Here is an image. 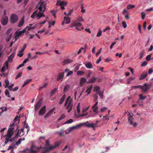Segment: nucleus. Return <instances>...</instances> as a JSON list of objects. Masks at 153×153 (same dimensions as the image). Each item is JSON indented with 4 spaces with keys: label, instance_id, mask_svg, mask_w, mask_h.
I'll use <instances>...</instances> for the list:
<instances>
[{
    "label": "nucleus",
    "instance_id": "nucleus-1",
    "mask_svg": "<svg viewBox=\"0 0 153 153\" xmlns=\"http://www.w3.org/2000/svg\"><path fill=\"white\" fill-rule=\"evenodd\" d=\"M71 97L69 96L67 98L65 102V106H67L66 109L68 110V112L69 113L72 110L73 106L72 99L70 100Z\"/></svg>",
    "mask_w": 153,
    "mask_h": 153
},
{
    "label": "nucleus",
    "instance_id": "nucleus-2",
    "mask_svg": "<svg viewBox=\"0 0 153 153\" xmlns=\"http://www.w3.org/2000/svg\"><path fill=\"white\" fill-rule=\"evenodd\" d=\"M42 147L40 146L37 147L34 145H32L30 149H26L25 151V153H35L37 152L39 149H41Z\"/></svg>",
    "mask_w": 153,
    "mask_h": 153
},
{
    "label": "nucleus",
    "instance_id": "nucleus-3",
    "mask_svg": "<svg viewBox=\"0 0 153 153\" xmlns=\"http://www.w3.org/2000/svg\"><path fill=\"white\" fill-rule=\"evenodd\" d=\"M100 88L99 86H96L94 87V90L96 91L97 94L100 96V99H102L103 98L104 91L100 90Z\"/></svg>",
    "mask_w": 153,
    "mask_h": 153
},
{
    "label": "nucleus",
    "instance_id": "nucleus-4",
    "mask_svg": "<svg viewBox=\"0 0 153 153\" xmlns=\"http://www.w3.org/2000/svg\"><path fill=\"white\" fill-rule=\"evenodd\" d=\"M60 144L61 143L60 142H56L53 146H51L49 147H47L45 148L46 149V152H49L50 150L55 149L56 148L59 146Z\"/></svg>",
    "mask_w": 153,
    "mask_h": 153
},
{
    "label": "nucleus",
    "instance_id": "nucleus-5",
    "mask_svg": "<svg viewBox=\"0 0 153 153\" xmlns=\"http://www.w3.org/2000/svg\"><path fill=\"white\" fill-rule=\"evenodd\" d=\"M128 114L130 117H129L128 119V122L129 123L130 125H132L133 127H136L137 126V123L136 122L133 123L132 121V120L133 119V118L132 117V116H133V114L132 115H131L129 112H128Z\"/></svg>",
    "mask_w": 153,
    "mask_h": 153
},
{
    "label": "nucleus",
    "instance_id": "nucleus-6",
    "mask_svg": "<svg viewBox=\"0 0 153 153\" xmlns=\"http://www.w3.org/2000/svg\"><path fill=\"white\" fill-rule=\"evenodd\" d=\"M18 19V17L17 15L14 14H12L10 18L11 22L14 23L17 21Z\"/></svg>",
    "mask_w": 153,
    "mask_h": 153
},
{
    "label": "nucleus",
    "instance_id": "nucleus-7",
    "mask_svg": "<svg viewBox=\"0 0 153 153\" xmlns=\"http://www.w3.org/2000/svg\"><path fill=\"white\" fill-rule=\"evenodd\" d=\"M67 4V2L64 1H60L59 0H57L56 4V5H60L61 8L63 10H64L65 8L64 6L66 5Z\"/></svg>",
    "mask_w": 153,
    "mask_h": 153
},
{
    "label": "nucleus",
    "instance_id": "nucleus-8",
    "mask_svg": "<svg viewBox=\"0 0 153 153\" xmlns=\"http://www.w3.org/2000/svg\"><path fill=\"white\" fill-rule=\"evenodd\" d=\"M45 7L46 5L43 2H41L38 8L39 10V12L41 13L42 12V13L44 12L45 11Z\"/></svg>",
    "mask_w": 153,
    "mask_h": 153
},
{
    "label": "nucleus",
    "instance_id": "nucleus-9",
    "mask_svg": "<svg viewBox=\"0 0 153 153\" xmlns=\"http://www.w3.org/2000/svg\"><path fill=\"white\" fill-rule=\"evenodd\" d=\"M42 104V100L40 99L34 106V110L36 111L40 107Z\"/></svg>",
    "mask_w": 153,
    "mask_h": 153
},
{
    "label": "nucleus",
    "instance_id": "nucleus-10",
    "mask_svg": "<svg viewBox=\"0 0 153 153\" xmlns=\"http://www.w3.org/2000/svg\"><path fill=\"white\" fill-rule=\"evenodd\" d=\"M80 127V125H76L75 126H73L72 127H69L68 129V131L66 132V134H68L71 131H73V130L76 129L77 128H78Z\"/></svg>",
    "mask_w": 153,
    "mask_h": 153
},
{
    "label": "nucleus",
    "instance_id": "nucleus-11",
    "mask_svg": "<svg viewBox=\"0 0 153 153\" xmlns=\"http://www.w3.org/2000/svg\"><path fill=\"white\" fill-rule=\"evenodd\" d=\"M1 23L3 25H5L7 24L8 22V17L5 16L3 17L1 20Z\"/></svg>",
    "mask_w": 153,
    "mask_h": 153
},
{
    "label": "nucleus",
    "instance_id": "nucleus-12",
    "mask_svg": "<svg viewBox=\"0 0 153 153\" xmlns=\"http://www.w3.org/2000/svg\"><path fill=\"white\" fill-rule=\"evenodd\" d=\"M150 87L148 86V85L145 83L143 84V86H142L141 89H142L144 93L146 92L149 89Z\"/></svg>",
    "mask_w": 153,
    "mask_h": 153
},
{
    "label": "nucleus",
    "instance_id": "nucleus-13",
    "mask_svg": "<svg viewBox=\"0 0 153 153\" xmlns=\"http://www.w3.org/2000/svg\"><path fill=\"white\" fill-rule=\"evenodd\" d=\"M73 62V60L70 59H65L62 62L63 65H65L71 63Z\"/></svg>",
    "mask_w": 153,
    "mask_h": 153
},
{
    "label": "nucleus",
    "instance_id": "nucleus-14",
    "mask_svg": "<svg viewBox=\"0 0 153 153\" xmlns=\"http://www.w3.org/2000/svg\"><path fill=\"white\" fill-rule=\"evenodd\" d=\"M46 110V106H44L41 109L39 112V114L40 115H43L45 112Z\"/></svg>",
    "mask_w": 153,
    "mask_h": 153
},
{
    "label": "nucleus",
    "instance_id": "nucleus-15",
    "mask_svg": "<svg viewBox=\"0 0 153 153\" xmlns=\"http://www.w3.org/2000/svg\"><path fill=\"white\" fill-rule=\"evenodd\" d=\"M98 104V102H97L92 107V108L93 109V111L96 113H97V110L98 109V107L97 106V105Z\"/></svg>",
    "mask_w": 153,
    "mask_h": 153
},
{
    "label": "nucleus",
    "instance_id": "nucleus-16",
    "mask_svg": "<svg viewBox=\"0 0 153 153\" xmlns=\"http://www.w3.org/2000/svg\"><path fill=\"white\" fill-rule=\"evenodd\" d=\"M82 25V24L80 23L74 21L72 23L71 27H80Z\"/></svg>",
    "mask_w": 153,
    "mask_h": 153
},
{
    "label": "nucleus",
    "instance_id": "nucleus-17",
    "mask_svg": "<svg viewBox=\"0 0 153 153\" xmlns=\"http://www.w3.org/2000/svg\"><path fill=\"white\" fill-rule=\"evenodd\" d=\"M147 75L148 74L147 72L143 73L141 75L140 78V80H141L144 79L147 76Z\"/></svg>",
    "mask_w": 153,
    "mask_h": 153
},
{
    "label": "nucleus",
    "instance_id": "nucleus-18",
    "mask_svg": "<svg viewBox=\"0 0 153 153\" xmlns=\"http://www.w3.org/2000/svg\"><path fill=\"white\" fill-rule=\"evenodd\" d=\"M26 31V28H25L22 31H19L18 32H17L16 33H17V36H19L22 34L25 33Z\"/></svg>",
    "mask_w": 153,
    "mask_h": 153
},
{
    "label": "nucleus",
    "instance_id": "nucleus-19",
    "mask_svg": "<svg viewBox=\"0 0 153 153\" xmlns=\"http://www.w3.org/2000/svg\"><path fill=\"white\" fill-rule=\"evenodd\" d=\"M25 22L24 17H23L21 19L20 22H19L18 26L19 27H21L24 24Z\"/></svg>",
    "mask_w": 153,
    "mask_h": 153
},
{
    "label": "nucleus",
    "instance_id": "nucleus-20",
    "mask_svg": "<svg viewBox=\"0 0 153 153\" xmlns=\"http://www.w3.org/2000/svg\"><path fill=\"white\" fill-rule=\"evenodd\" d=\"M64 74V72L59 73L57 80L59 81L63 77Z\"/></svg>",
    "mask_w": 153,
    "mask_h": 153
},
{
    "label": "nucleus",
    "instance_id": "nucleus-21",
    "mask_svg": "<svg viewBox=\"0 0 153 153\" xmlns=\"http://www.w3.org/2000/svg\"><path fill=\"white\" fill-rule=\"evenodd\" d=\"M85 66L87 68L89 69L93 67L92 64L90 62H88L87 63L85 64Z\"/></svg>",
    "mask_w": 153,
    "mask_h": 153
},
{
    "label": "nucleus",
    "instance_id": "nucleus-22",
    "mask_svg": "<svg viewBox=\"0 0 153 153\" xmlns=\"http://www.w3.org/2000/svg\"><path fill=\"white\" fill-rule=\"evenodd\" d=\"M14 55L13 54H11L8 58L7 61L9 62H12L14 56Z\"/></svg>",
    "mask_w": 153,
    "mask_h": 153
},
{
    "label": "nucleus",
    "instance_id": "nucleus-23",
    "mask_svg": "<svg viewBox=\"0 0 153 153\" xmlns=\"http://www.w3.org/2000/svg\"><path fill=\"white\" fill-rule=\"evenodd\" d=\"M93 88V86L92 85H91L87 89L85 92H88V95L91 92L92 89Z\"/></svg>",
    "mask_w": 153,
    "mask_h": 153
},
{
    "label": "nucleus",
    "instance_id": "nucleus-24",
    "mask_svg": "<svg viewBox=\"0 0 153 153\" xmlns=\"http://www.w3.org/2000/svg\"><path fill=\"white\" fill-rule=\"evenodd\" d=\"M86 82V79L84 78H82L80 79V84L81 86L85 82Z\"/></svg>",
    "mask_w": 153,
    "mask_h": 153
},
{
    "label": "nucleus",
    "instance_id": "nucleus-25",
    "mask_svg": "<svg viewBox=\"0 0 153 153\" xmlns=\"http://www.w3.org/2000/svg\"><path fill=\"white\" fill-rule=\"evenodd\" d=\"M70 19L66 16H65L64 18V20L65 21V23L66 24H69L70 22Z\"/></svg>",
    "mask_w": 153,
    "mask_h": 153
},
{
    "label": "nucleus",
    "instance_id": "nucleus-26",
    "mask_svg": "<svg viewBox=\"0 0 153 153\" xmlns=\"http://www.w3.org/2000/svg\"><path fill=\"white\" fill-rule=\"evenodd\" d=\"M140 98L138 100V102H139L140 100H144L146 98V96H143L142 94H141L139 95Z\"/></svg>",
    "mask_w": 153,
    "mask_h": 153
},
{
    "label": "nucleus",
    "instance_id": "nucleus-27",
    "mask_svg": "<svg viewBox=\"0 0 153 153\" xmlns=\"http://www.w3.org/2000/svg\"><path fill=\"white\" fill-rule=\"evenodd\" d=\"M45 16L43 14V13L39 12L36 15V17H38L37 19H39L40 18Z\"/></svg>",
    "mask_w": 153,
    "mask_h": 153
},
{
    "label": "nucleus",
    "instance_id": "nucleus-28",
    "mask_svg": "<svg viewBox=\"0 0 153 153\" xmlns=\"http://www.w3.org/2000/svg\"><path fill=\"white\" fill-rule=\"evenodd\" d=\"M19 131H18L16 136L14 137H13V138H12V139H10L9 140V141H10L11 142H13L15 140V139L16 138H17L19 137Z\"/></svg>",
    "mask_w": 153,
    "mask_h": 153
},
{
    "label": "nucleus",
    "instance_id": "nucleus-29",
    "mask_svg": "<svg viewBox=\"0 0 153 153\" xmlns=\"http://www.w3.org/2000/svg\"><path fill=\"white\" fill-rule=\"evenodd\" d=\"M135 7V6L134 5L129 4L127 5L126 8L128 10L133 9Z\"/></svg>",
    "mask_w": 153,
    "mask_h": 153
},
{
    "label": "nucleus",
    "instance_id": "nucleus-30",
    "mask_svg": "<svg viewBox=\"0 0 153 153\" xmlns=\"http://www.w3.org/2000/svg\"><path fill=\"white\" fill-rule=\"evenodd\" d=\"M25 140V138H19V140L16 143V144L17 146H18L21 143L22 141L24 140Z\"/></svg>",
    "mask_w": 153,
    "mask_h": 153
},
{
    "label": "nucleus",
    "instance_id": "nucleus-31",
    "mask_svg": "<svg viewBox=\"0 0 153 153\" xmlns=\"http://www.w3.org/2000/svg\"><path fill=\"white\" fill-rule=\"evenodd\" d=\"M96 79V78L94 77H93L88 82V83H94L95 82Z\"/></svg>",
    "mask_w": 153,
    "mask_h": 153
},
{
    "label": "nucleus",
    "instance_id": "nucleus-32",
    "mask_svg": "<svg viewBox=\"0 0 153 153\" xmlns=\"http://www.w3.org/2000/svg\"><path fill=\"white\" fill-rule=\"evenodd\" d=\"M32 81V80L31 79H29L27 80L24 82V84L22 85V87H24V86L26 85L27 84L31 82Z\"/></svg>",
    "mask_w": 153,
    "mask_h": 153
},
{
    "label": "nucleus",
    "instance_id": "nucleus-33",
    "mask_svg": "<svg viewBox=\"0 0 153 153\" xmlns=\"http://www.w3.org/2000/svg\"><path fill=\"white\" fill-rule=\"evenodd\" d=\"M65 95L64 94L63 96L61 98V99H60V100L59 102V104H62L63 102L64 101L65 99Z\"/></svg>",
    "mask_w": 153,
    "mask_h": 153
},
{
    "label": "nucleus",
    "instance_id": "nucleus-34",
    "mask_svg": "<svg viewBox=\"0 0 153 153\" xmlns=\"http://www.w3.org/2000/svg\"><path fill=\"white\" fill-rule=\"evenodd\" d=\"M135 78L133 77H131L129 78L127 80V83L128 84H129L131 83V81H132L135 79Z\"/></svg>",
    "mask_w": 153,
    "mask_h": 153
},
{
    "label": "nucleus",
    "instance_id": "nucleus-35",
    "mask_svg": "<svg viewBox=\"0 0 153 153\" xmlns=\"http://www.w3.org/2000/svg\"><path fill=\"white\" fill-rule=\"evenodd\" d=\"M70 85H66L64 87V92H66L70 88Z\"/></svg>",
    "mask_w": 153,
    "mask_h": 153
},
{
    "label": "nucleus",
    "instance_id": "nucleus-36",
    "mask_svg": "<svg viewBox=\"0 0 153 153\" xmlns=\"http://www.w3.org/2000/svg\"><path fill=\"white\" fill-rule=\"evenodd\" d=\"M36 26L35 25V26L33 27H31L30 26H27L25 28H26V30L27 29H28L27 30H34L35 28L36 27Z\"/></svg>",
    "mask_w": 153,
    "mask_h": 153
},
{
    "label": "nucleus",
    "instance_id": "nucleus-37",
    "mask_svg": "<svg viewBox=\"0 0 153 153\" xmlns=\"http://www.w3.org/2000/svg\"><path fill=\"white\" fill-rule=\"evenodd\" d=\"M14 124H12V125H10L8 131H13L14 129Z\"/></svg>",
    "mask_w": 153,
    "mask_h": 153
},
{
    "label": "nucleus",
    "instance_id": "nucleus-38",
    "mask_svg": "<svg viewBox=\"0 0 153 153\" xmlns=\"http://www.w3.org/2000/svg\"><path fill=\"white\" fill-rule=\"evenodd\" d=\"M57 88H55L54 89L52 90L51 91V94H50V96H52L56 92V91L57 90Z\"/></svg>",
    "mask_w": 153,
    "mask_h": 153
},
{
    "label": "nucleus",
    "instance_id": "nucleus-39",
    "mask_svg": "<svg viewBox=\"0 0 153 153\" xmlns=\"http://www.w3.org/2000/svg\"><path fill=\"white\" fill-rule=\"evenodd\" d=\"M46 144V146L45 147H44V149L45 150V151L46 152V149L45 148L48 147H49L50 146H50V143H49V140H46L45 141Z\"/></svg>",
    "mask_w": 153,
    "mask_h": 153
},
{
    "label": "nucleus",
    "instance_id": "nucleus-40",
    "mask_svg": "<svg viewBox=\"0 0 153 153\" xmlns=\"http://www.w3.org/2000/svg\"><path fill=\"white\" fill-rule=\"evenodd\" d=\"M144 53L145 50H143L140 52V59H141L143 58Z\"/></svg>",
    "mask_w": 153,
    "mask_h": 153
},
{
    "label": "nucleus",
    "instance_id": "nucleus-41",
    "mask_svg": "<svg viewBox=\"0 0 153 153\" xmlns=\"http://www.w3.org/2000/svg\"><path fill=\"white\" fill-rule=\"evenodd\" d=\"M4 82L6 84V85H4V86L5 88H7L9 84V82L7 79H6L4 80Z\"/></svg>",
    "mask_w": 153,
    "mask_h": 153
},
{
    "label": "nucleus",
    "instance_id": "nucleus-42",
    "mask_svg": "<svg viewBox=\"0 0 153 153\" xmlns=\"http://www.w3.org/2000/svg\"><path fill=\"white\" fill-rule=\"evenodd\" d=\"M110 111H108V114L106 115V116H104L103 117V119H104L105 120H109V117L108 116V115H109V112H110Z\"/></svg>",
    "mask_w": 153,
    "mask_h": 153
},
{
    "label": "nucleus",
    "instance_id": "nucleus-43",
    "mask_svg": "<svg viewBox=\"0 0 153 153\" xmlns=\"http://www.w3.org/2000/svg\"><path fill=\"white\" fill-rule=\"evenodd\" d=\"M86 126L88 128H90L91 127L93 128L95 127V126L94 125V123H92L91 124L89 123Z\"/></svg>",
    "mask_w": 153,
    "mask_h": 153
},
{
    "label": "nucleus",
    "instance_id": "nucleus-44",
    "mask_svg": "<svg viewBox=\"0 0 153 153\" xmlns=\"http://www.w3.org/2000/svg\"><path fill=\"white\" fill-rule=\"evenodd\" d=\"M24 128H25L27 129V133H28V132L30 130V129L29 128V126L27 124L25 123V124L24 125Z\"/></svg>",
    "mask_w": 153,
    "mask_h": 153
},
{
    "label": "nucleus",
    "instance_id": "nucleus-45",
    "mask_svg": "<svg viewBox=\"0 0 153 153\" xmlns=\"http://www.w3.org/2000/svg\"><path fill=\"white\" fill-rule=\"evenodd\" d=\"M37 10H35L33 13V14L31 16V17L32 18H34L36 15V16L37 14Z\"/></svg>",
    "mask_w": 153,
    "mask_h": 153
},
{
    "label": "nucleus",
    "instance_id": "nucleus-46",
    "mask_svg": "<svg viewBox=\"0 0 153 153\" xmlns=\"http://www.w3.org/2000/svg\"><path fill=\"white\" fill-rule=\"evenodd\" d=\"M89 124V123L88 122V121H87L86 122H85V123H80L79 124V125H80V127L82 126H84V125L86 126H87V125L88 124Z\"/></svg>",
    "mask_w": 153,
    "mask_h": 153
},
{
    "label": "nucleus",
    "instance_id": "nucleus-47",
    "mask_svg": "<svg viewBox=\"0 0 153 153\" xmlns=\"http://www.w3.org/2000/svg\"><path fill=\"white\" fill-rule=\"evenodd\" d=\"M27 46V45L26 44H25L24 45V46L23 48L22 49L19 51V53H22L23 52L25 48H26Z\"/></svg>",
    "mask_w": 153,
    "mask_h": 153
},
{
    "label": "nucleus",
    "instance_id": "nucleus-48",
    "mask_svg": "<svg viewBox=\"0 0 153 153\" xmlns=\"http://www.w3.org/2000/svg\"><path fill=\"white\" fill-rule=\"evenodd\" d=\"M5 94L8 97H10V96L9 95V93L7 89H6L5 91Z\"/></svg>",
    "mask_w": 153,
    "mask_h": 153
},
{
    "label": "nucleus",
    "instance_id": "nucleus-49",
    "mask_svg": "<svg viewBox=\"0 0 153 153\" xmlns=\"http://www.w3.org/2000/svg\"><path fill=\"white\" fill-rule=\"evenodd\" d=\"M102 34V31L101 30H100V31L98 32L97 35V37H100Z\"/></svg>",
    "mask_w": 153,
    "mask_h": 153
},
{
    "label": "nucleus",
    "instance_id": "nucleus-50",
    "mask_svg": "<svg viewBox=\"0 0 153 153\" xmlns=\"http://www.w3.org/2000/svg\"><path fill=\"white\" fill-rule=\"evenodd\" d=\"M152 54H150L147 56L146 57V59L147 61H149L151 59Z\"/></svg>",
    "mask_w": 153,
    "mask_h": 153
},
{
    "label": "nucleus",
    "instance_id": "nucleus-51",
    "mask_svg": "<svg viewBox=\"0 0 153 153\" xmlns=\"http://www.w3.org/2000/svg\"><path fill=\"white\" fill-rule=\"evenodd\" d=\"M142 86L141 85H138L137 86H133L131 87L132 88H140L141 89Z\"/></svg>",
    "mask_w": 153,
    "mask_h": 153
},
{
    "label": "nucleus",
    "instance_id": "nucleus-52",
    "mask_svg": "<svg viewBox=\"0 0 153 153\" xmlns=\"http://www.w3.org/2000/svg\"><path fill=\"white\" fill-rule=\"evenodd\" d=\"M141 15L142 19H144L146 16V14L144 12H143L141 13Z\"/></svg>",
    "mask_w": 153,
    "mask_h": 153
},
{
    "label": "nucleus",
    "instance_id": "nucleus-53",
    "mask_svg": "<svg viewBox=\"0 0 153 153\" xmlns=\"http://www.w3.org/2000/svg\"><path fill=\"white\" fill-rule=\"evenodd\" d=\"M76 19L77 21L80 22H82L83 21V19H82V18L80 16L78 17Z\"/></svg>",
    "mask_w": 153,
    "mask_h": 153
},
{
    "label": "nucleus",
    "instance_id": "nucleus-54",
    "mask_svg": "<svg viewBox=\"0 0 153 153\" xmlns=\"http://www.w3.org/2000/svg\"><path fill=\"white\" fill-rule=\"evenodd\" d=\"M9 61H5V63H4V65L5 66H6V68L7 69L8 68V62H9Z\"/></svg>",
    "mask_w": 153,
    "mask_h": 153
},
{
    "label": "nucleus",
    "instance_id": "nucleus-55",
    "mask_svg": "<svg viewBox=\"0 0 153 153\" xmlns=\"http://www.w3.org/2000/svg\"><path fill=\"white\" fill-rule=\"evenodd\" d=\"M22 72L19 73L16 76V79L21 76L22 75Z\"/></svg>",
    "mask_w": 153,
    "mask_h": 153
},
{
    "label": "nucleus",
    "instance_id": "nucleus-56",
    "mask_svg": "<svg viewBox=\"0 0 153 153\" xmlns=\"http://www.w3.org/2000/svg\"><path fill=\"white\" fill-rule=\"evenodd\" d=\"M80 103H79L77 106V112L78 113H79L80 112Z\"/></svg>",
    "mask_w": 153,
    "mask_h": 153
},
{
    "label": "nucleus",
    "instance_id": "nucleus-57",
    "mask_svg": "<svg viewBox=\"0 0 153 153\" xmlns=\"http://www.w3.org/2000/svg\"><path fill=\"white\" fill-rule=\"evenodd\" d=\"M73 122V120L72 119H70V120H68L66 121L64 124H67V123H71Z\"/></svg>",
    "mask_w": 153,
    "mask_h": 153
},
{
    "label": "nucleus",
    "instance_id": "nucleus-58",
    "mask_svg": "<svg viewBox=\"0 0 153 153\" xmlns=\"http://www.w3.org/2000/svg\"><path fill=\"white\" fill-rule=\"evenodd\" d=\"M93 97L94 99V101H96L97 100L98 98V97L97 95V94H94L93 95Z\"/></svg>",
    "mask_w": 153,
    "mask_h": 153
},
{
    "label": "nucleus",
    "instance_id": "nucleus-59",
    "mask_svg": "<svg viewBox=\"0 0 153 153\" xmlns=\"http://www.w3.org/2000/svg\"><path fill=\"white\" fill-rule=\"evenodd\" d=\"M80 67V65H76L74 68V70L75 72H76L78 70Z\"/></svg>",
    "mask_w": 153,
    "mask_h": 153
},
{
    "label": "nucleus",
    "instance_id": "nucleus-60",
    "mask_svg": "<svg viewBox=\"0 0 153 153\" xmlns=\"http://www.w3.org/2000/svg\"><path fill=\"white\" fill-rule=\"evenodd\" d=\"M14 86V84H12L10 86H8L7 87L8 88V89L10 91H11V90H12V88Z\"/></svg>",
    "mask_w": 153,
    "mask_h": 153
},
{
    "label": "nucleus",
    "instance_id": "nucleus-61",
    "mask_svg": "<svg viewBox=\"0 0 153 153\" xmlns=\"http://www.w3.org/2000/svg\"><path fill=\"white\" fill-rule=\"evenodd\" d=\"M147 62L146 61H144V62H143L142 63V64L141 65V66H146L147 64Z\"/></svg>",
    "mask_w": 153,
    "mask_h": 153
},
{
    "label": "nucleus",
    "instance_id": "nucleus-62",
    "mask_svg": "<svg viewBox=\"0 0 153 153\" xmlns=\"http://www.w3.org/2000/svg\"><path fill=\"white\" fill-rule=\"evenodd\" d=\"M84 73V72L82 71H77V74L78 75H81Z\"/></svg>",
    "mask_w": 153,
    "mask_h": 153
},
{
    "label": "nucleus",
    "instance_id": "nucleus-63",
    "mask_svg": "<svg viewBox=\"0 0 153 153\" xmlns=\"http://www.w3.org/2000/svg\"><path fill=\"white\" fill-rule=\"evenodd\" d=\"M65 117V116L64 114H62L61 117H60V118H59L58 119V121H59V120H61L62 119H64Z\"/></svg>",
    "mask_w": 153,
    "mask_h": 153
},
{
    "label": "nucleus",
    "instance_id": "nucleus-64",
    "mask_svg": "<svg viewBox=\"0 0 153 153\" xmlns=\"http://www.w3.org/2000/svg\"><path fill=\"white\" fill-rule=\"evenodd\" d=\"M122 24L124 28H126L127 27V25L126 22L125 21H123L122 22Z\"/></svg>",
    "mask_w": 153,
    "mask_h": 153
}]
</instances>
